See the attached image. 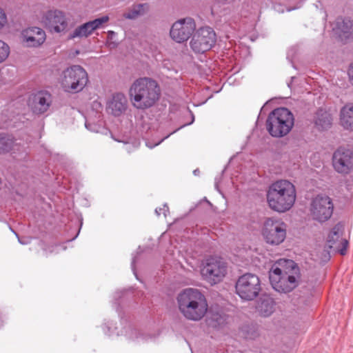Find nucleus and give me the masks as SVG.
Wrapping results in <instances>:
<instances>
[{
	"instance_id": "f257e3e1",
	"label": "nucleus",
	"mask_w": 353,
	"mask_h": 353,
	"mask_svg": "<svg viewBox=\"0 0 353 353\" xmlns=\"http://www.w3.org/2000/svg\"><path fill=\"white\" fill-rule=\"evenodd\" d=\"M301 274L297 264L292 260L281 259L277 261L269 272L272 288L281 293L292 291L299 284Z\"/></svg>"
},
{
	"instance_id": "f03ea898",
	"label": "nucleus",
	"mask_w": 353,
	"mask_h": 353,
	"mask_svg": "<svg viewBox=\"0 0 353 353\" xmlns=\"http://www.w3.org/2000/svg\"><path fill=\"white\" fill-rule=\"evenodd\" d=\"M161 89L158 83L149 77L135 80L129 89L132 104L139 110L152 107L159 99Z\"/></svg>"
},
{
	"instance_id": "7ed1b4c3",
	"label": "nucleus",
	"mask_w": 353,
	"mask_h": 353,
	"mask_svg": "<svg viewBox=\"0 0 353 353\" xmlns=\"http://www.w3.org/2000/svg\"><path fill=\"white\" fill-rule=\"evenodd\" d=\"M177 302L181 314L191 321L201 320L208 309L205 296L197 289L183 290L178 295Z\"/></svg>"
},
{
	"instance_id": "20e7f679",
	"label": "nucleus",
	"mask_w": 353,
	"mask_h": 353,
	"mask_svg": "<svg viewBox=\"0 0 353 353\" xmlns=\"http://www.w3.org/2000/svg\"><path fill=\"white\" fill-rule=\"evenodd\" d=\"M295 201V187L287 180H279L273 183L267 192V201L270 208L278 212L290 210Z\"/></svg>"
},
{
	"instance_id": "39448f33",
	"label": "nucleus",
	"mask_w": 353,
	"mask_h": 353,
	"mask_svg": "<svg viewBox=\"0 0 353 353\" xmlns=\"http://www.w3.org/2000/svg\"><path fill=\"white\" fill-rule=\"evenodd\" d=\"M294 118L286 108H279L272 111L266 121V128L270 134L276 138L287 135L294 126Z\"/></svg>"
},
{
	"instance_id": "423d86ee",
	"label": "nucleus",
	"mask_w": 353,
	"mask_h": 353,
	"mask_svg": "<svg viewBox=\"0 0 353 353\" xmlns=\"http://www.w3.org/2000/svg\"><path fill=\"white\" fill-rule=\"evenodd\" d=\"M88 81L86 71L80 65H72L63 71L61 83L65 92L77 93L84 88Z\"/></svg>"
},
{
	"instance_id": "0eeeda50",
	"label": "nucleus",
	"mask_w": 353,
	"mask_h": 353,
	"mask_svg": "<svg viewBox=\"0 0 353 353\" xmlns=\"http://www.w3.org/2000/svg\"><path fill=\"white\" fill-rule=\"evenodd\" d=\"M260 291V280L254 274H244L238 279L236 283V294L242 299L253 300L259 295Z\"/></svg>"
},
{
	"instance_id": "6e6552de",
	"label": "nucleus",
	"mask_w": 353,
	"mask_h": 353,
	"mask_svg": "<svg viewBox=\"0 0 353 353\" xmlns=\"http://www.w3.org/2000/svg\"><path fill=\"white\" fill-rule=\"evenodd\" d=\"M201 273L207 282L212 285H215L225 277L227 273V265L221 259L211 257L206 260Z\"/></svg>"
},
{
	"instance_id": "1a4fd4ad",
	"label": "nucleus",
	"mask_w": 353,
	"mask_h": 353,
	"mask_svg": "<svg viewBox=\"0 0 353 353\" xmlns=\"http://www.w3.org/2000/svg\"><path fill=\"white\" fill-rule=\"evenodd\" d=\"M334 210L332 199L327 196L317 195L310 203V212L312 219L323 223L330 219Z\"/></svg>"
},
{
	"instance_id": "9d476101",
	"label": "nucleus",
	"mask_w": 353,
	"mask_h": 353,
	"mask_svg": "<svg viewBox=\"0 0 353 353\" xmlns=\"http://www.w3.org/2000/svg\"><path fill=\"white\" fill-rule=\"evenodd\" d=\"M216 34L210 27L199 28L193 35L190 47L196 53H203L210 50L216 43Z\"/></svg>"
},
{
	"instance_id": "9b49d317",
	"label": "nucleus",
	"mask_w": 353,
	"mask_h": 353,
	"mask_svg": "<svg viewBox=\"0 0 353 353\" xmlns=\"http://www.w3.org/2000/svg\"><path fill=\"white\" fill-rule=\"evenodd\" d=\"M263 236L267 243L279 245L286 237V225L281 221L268 219L264 223Z\"/></svg>"
},
{
	"instance_id": "f8f14e48",
	"label": "nucleus",
	"mask_w": 353,
	"mask_h": 353,
	"mask_svg": "<svg viewBox=\"0 0 353 353\" xmlns=\"http://www.w3.org/2000/svg\"><path fill=\"white\" fill-rule=\"evenodd\" d=\"M41 22L50 32H64L68 27V19L65 13L59 10H51L45 12Z\"/></svg>"
},
{
	"instance_id": "ddd939ff",
	"label": "nucleus",
	"mask_w": 353,
	"mask_h": 353,
	"mask_svg": "<svg viewBox=\"0 0 353 353\" xmlns=\"http://www.w3.org/2000/svg\"><path fill=\"white\" fill-rule=\"evenodd\" d=\"M102 329L104 333L107 335H112L114 334L125 336L127 339L134 342H142L148 339V336L144 334L141 331L134 328L129 322H125V325L121 329L119 330L117 327H113L111 322L105 323Z\"/></svg>"
},
{
	"instance_id": "4468645a",
	"label": "nucleus",
	"mask_w": 353,
	"mask_h": 353,
	"mask_svg": "<svg viewBox=\"0 0 353 353\" xmlns=\"http://www.w3.org/2000/svg\"><path fill=\"white\" fill-rule=\"evenodd\" d=\"M196 25L193 19L187 17L176 21L170 32L171 38L177 43L187 41L195 30Z\"/></svg>"
},
{
	"instance_id": "2eb2a0df",
	"label": "nucleus",
	"mask_w": 353,
	"mask_h": 353,
	"mask_svg": "<svg viewBox=\"0 0 353 353\" xmlns=\"http://www.w3.org/2000/svg\"><path fill=\"white\" fill-rule=\"evenodd\" d=\"M332 164L341 174H348L353 168V152L351 149L340 147L334 153Z\"/></svg>"
},
{
	"instance_id": "dca6fc26",
	"label": "nucleus",
	"mask_w": 353,
	"mask_h": 353,
	"mask_svg": "<svg viewBox=\"0 0 353 353\" xmlns=\"http://www.w3.org/2000/svg\"><path fill=\"white\" fill-rule=\"evenodd\" d=\"M52 103V94L45 90L32 93L29 98L28 104L32 112L37 115L46 113Z\"/></svg>"
},
{
	"instance_id": "f3484780",
	"label": "nucleus",
	"mask_w": 353,
	"mask_h": 353,
	"mask_svg": "<svg viewBox=\"0 0 353 353\" xmlns=\"http://www.w3.org/2000/svg\"><path fill=\"white\" fill-rule=\"evenodd\" d=\"M343 225L341 223L336 224L330 231L327 236V246L333 251L339 252L341 255L346 253L348 242L342 237Z\"/></svg>"
},
{
	"instance_id": "a211bd4d",
	"label": "nucleus",
	"mask_w": 353,
	"mask_h": 353,
	"mask_svg": "<svg viewBox=\"0 0 353 353\" xmlns=\"http://www.w3.org/2000/svg\"><path fill=\"white\" fill-rule=\"evenodd\" d=\"M22 38L26 46L37 48L45 42L46 34L40 28L30 27L23 31Z\"/></svg>"
},
{
	"instance_id": "6ab92c4d",
	"label": "nucleus",
	"mask_w": 353,
	"mask_h": 353,
	"mask_svg": "<svg viewBox=\"0 0 353 353\" xmlns=\"http://www.w3.org/2000/svg\"><path fill=\"white\" fill-rule=\"evenodd\" d=\"M126 108L127 99L122 93L119 92L113 94L112 98L108 103V111L115 117L120 116Z\"/></svg>"
},
{
	"instance_id": "aec40b11",
	"label": "nucleus",
	"mask_w": 353,
	"mask_h": 353,
	"mask_svg": "<svg viewBox=\"0 0 353 353\" xmlns=\"http://www.w3.org/2000/svg\"><path fill=\"white\" fill-rule=\"evenodd\" d=\"M336 31L341 39H353V21L348 18L339 19Z\"/></svg>"
},
{
	"instance_id": "412c9836",
	"label": "nucleus",
	"mask_w": 353,
	"mask_h": 353,
	"mask_svg": "<svg viewBox=\"0 0 353 353\" xmlns=\"http://www.w3.org/2000/svg\"><path fill=\"white\" fill-rule=\"evenodd\" d=\"M340 121L344 128L353 129V104L348 103L342 108Z\"/></svg>"
},
{
	"instance_id": "4be33fe9",
	"label": "nucleus",
	"mask_w": 353,
	"mask_h": 353,
	"mask_svg": "<svg viewBox=\"0 0 353 353\" xmlns=\"http://www.w3.org/2000/svg\"><path fill=\"white\" fill-rule=\"evenodd\" d=\"M314 123L319 130H327L332 125V117L327 112L320 109L316 113Z\"/></svg>"
},
{
	"instance_id": "5701e85b",
	"label": "nucleus",
	"mask_w": 353,
	"mask_h": 353,
	"mask_svg": "<svg viewBox=\"0 0 353 353\" xmlns=\"http://www.w3.org/2000/svg\"><path fill=\"white\" fill-rule=\"evenodd\" d=\"M275 303L270 297H265L261 299L257 306V310L263 316H269L274 311Z\"/></svg>"
},
{
	"instance_id": "b1692460",
	"label": "nucleus",
	"mask_w": 353,
	"mask_h": 353,
	"mask_svg": "<svg viewBox=\"0 0 353 353\" xmlns=\"http://www.w3.org/2000/svg\"><path fill=\"white\" fill-rule=\"evenodd\" d=\"M149 10L148 3H139L134 5L128 12L123 14V17L128 19H135L140 16L144 15Z\"/></svg>"
},
{
	"instance_id": "393cba45",
	"label": "nucleus",
	"mask_w": 353,
	"mask_h": 353,
	"mask_svg": "<svg viewBox=\"0 0 353 353\" xmlns=\"http://www.w3.org/2000/svg\"><path fill=\"white\" fill-rule=\"evenodd\" d=\"M93 32L92 26L88 21L76 28L74 31L70 33L68 38L70 39H73L74 38H86Z\"/></svg>"
},
{
	"instance_id": "a878e982",
	"label": "nucleus",
	"mask_w": 353,
	"mask_h": 353,
	"mask_svg": "<svg viewBox=\"0 0 353 353\" xmlns=\"http://www.w3.org/2000/svg\"><path fill=\"white\" fill-rule=\"evenodd\" d=\"M19 143L14 144L12 139L6 134H0V153H4L13 150V153H15V150H18Z\"/></svg>"
},
{
	"instance_id": "bb28decb",
	"label": "nucleus",
	"mask_w": 353,
	"mask_h": 353,
	"mask_svg": "<svg viewBox=\"0 0 353 353\" xmlns=\"http://www.w3.org/2000/svg\"><path fill=\"white\" fill-rule=\"evenodd\" d=\"M226 323V318L225 315L219 314H214L209 319V325L215 327L219 328Z\"/></svg>"
},
{
	"instance_id": "cd10ccee",
	"label": "nucleus",
	"mask_w": 353,
	"mask_h": 353,
	"mask_svg": "<svg viewBox=\"0 0 353 353\" xmlns=\"http://www.w3.org/2000/svg\"><path fill=\"white\" fill-rule=\"evenodd\" d=\"M109 21L108 16H103L100 18L95 19L92 21H90V23L92 26V28L94 30L99 29L103 26V25L107 23Z\"/></svg>"
},
{
	"instance_id": "c85d7f7f",
	"label": "nucleus",
	"mask_w": 353,
	"mask_h": 353,
	"mask_svg": "<svg viewBox=\"0 0 353 353\" xmlns=\"http://www.w3.org/2000/svg\"><path fill=\"white\" fill-rule=\"evenodd\" d=\"M10 47L4 41L0 40V63L3 62L9 56Z\"/></svg>"
},
{
	"instance_id": "c756f323",
	"label": "nucleus",
	"mask_w": 353,
	"mask_h": 353,
	"mask_svg": "<svg viewBox=\"0 0 353 353\" xmlns=\"http://www.w3.org/2000/svg\"><path fill=\"white\" fill-rule=\"evenodd\" d=\"M85 126L88 130L93 132L99 133L102 130V127L100 125L90 123L88 121H85Z\"/></svg>"
},
{
	"instance_id": "7c9ffc66",
	"label": "nucleus",
	"mask_w": 353,
	"mask_h": 353,
	"mask_svg": "<svg viewBox=\"0 0 353 353\" xmlns=\"http://www.w3.org/2000/svg\"><path fill=\"white\" fill-rule=\"evenodd\" d=\"M8 23L7 16L3 8L0 7V30L3 28Z\"/></svg>"
},
{
	"instance_id": "2f4dec72",
	"label": "nucleus",
	"mask_w": 353,
	"mask_h": 353,
	"mask_svg": "<svg viewBox=\"0 0 353 353\" xmlns=\"http://www.w3.org/2000/svg\"><path fill=\"white\" fill-rule=\"evenodd\" d=\"M65 249V247L63 244H59V245H52L50 248H48V250H45L46 253L48 254V252L52 253H59L60 250H64Z\"/></svg>"
},
{
	"instance_id": "473e14b6",
	"label": "nucleus",
	"mask_w": 353,
	"mask_h": 353,
	"mask_svg": "<svg viewBox=\"0 0 353 353\" xmlns=\"http://www.w3.org/2000/svg\"><path fill=\"white\" fill-rule=\"evenodd\" d=\"M168 212H169V208H168V207L166 203H165L163 205V208H157L155 209V214L158 216H159L161 214V213H163V215L165 216H166Z\"/></svg>"
},
{
	"instance_id": "72a5a7b5",
	"label": "nucleus",
	"mask_w": 353,
	"mask_h": 353,
	"mask_svg": "<svg viewBox=\"0 0 353 353\" xmlns=\"http://www.w3.org/2000/svg\"><path fill=\"white\" fill-rule=\"evenodd\" d=\"M177 130H178V129H177V130H174L172 132L170 133L169 134H168L167 136H165V137H163V139H161L160 141H159L158 142L155 143H154V144H153V145H151L149 142H146V145H147L149 148L152 149V148H153L154 147H155V146H157V145H159V144H160L162 141H163L165 139H167L168 137H169L170 134H172L174 133V132H176Z\"/></svg>"
},
{
	"instance_id": "f704fd0d",
	"label": "nucleus",
	"mask_w": 353,
	"mask_h": 353,
	"mask_svg": "<svg viewBox=\"0 0 353 353\" xmlns=\"http://www.w3.org/2000/svg\"><path fill=\"white\" fill-rule=\"evenodd\" d=\"M347 74H348L350 83L353 85V62L349 66Z\"/></svg>"
},
{
	"instance_id": "c9c22d12",
	"label": "nucleus",
	"mask_w": 353,
	"mask_h": 353,
	"mask_svg": "<svg viewBox=\"0 0 353 353\" xmlns=\"http://www.w3.org/2000/svg\"><path fill=\"white\" fill-rule=\"evenodd\" d=\"M137 261V256H132V263H131V268H132V272L134 273V274L135 275L136 278L137 279L138 277H137V272H136V270H135V263Z\"/></svg>"
},
{
	"instance_id": "e433bc0d",
	"label": "nucleus",
	"mask_w": 353,
	"mask_h": 353,
	"mask_svg": "<svg viewBox=\"0 0 353 353\" xmlns=\"http://www.w3.org/2000/svg\"><path fill=\"white\" fill-rule=\"evenodd\" d=\"M256 336V333L253 331L251 333L248 332L247 334H244V337L248 339H253Z\"/></svg>"
},
{
	"instance_id": "4c0bfd02",
	"label": "nucleus",
	"mask_w": 353,
	"mask_h": 353,
	"mask_svg": "<svg viewBox=\"0 0 353 353\" xmlns=\"http://www.w3.org/2000/svg\"><path fill=\"white\" fill-rule=\"evenodd\" d=\"M274 9L279 12H284V10L282 8V6L281 5H275L274 6Z\"/></svg>"
},
{
	"instance_id": "58836bf2",
	"label": "nucleus",
	"mask_w": 353,
	"mask_h": 353,
	"mask_svg": "<svg viewBox=\"0 0 353 353\" xmlns=\"http://www.w3.org/2000/svg\"><path fill=\"white\" fill-rule=\"evenodd\" d=\"M27 152L25 148H23V152L20 154L19 157H17V156H14V158H18L19 159H23L26 157Z\"/></svg>"
},
{
	"instance_id": "ea45409f",
	"label": "nucleus",
	"mask_w": 353,
	"mask_h": 353,
	"mask_svg": "<svg viewBox=\"0 0 353 353\" xmlns=\"http://www.w3.org/2000/svg\"><path fill=\"white\" fill-rule=\"evenodd\" d=\"M18 239H19V243H21V244H26V243H28L27 241L21 240L19 237H18Z\"/></svg>"
},
{
	"instance_id": "a19ab883",
	"label": "nucleus",
	"mask_w": 353,
	"mask_h": 353,
	"mask_svg": "<svg viewBox=\"0 0 353 353\" xmlns=\"http://www.w3.org/2000/svg\"><path fill=\"white\" fill-rule=\"evenodd\" d=\"M190 113H191V115H192V121H191V122L189 124L192 123L194 122V117L193 114L192 113V112H190Z\"/></svg>"
},
{
	"instance_id": "79ce46f5",
	"label": "nucleus",
	"mask_w": 353,
	"mask_h": 353,
	"mask_svg": "<svg viewBox=\"0 0 353 353\" xmlns=\"http://www.w3.org/2000/svg\"><path fill=\"white\" fill-rule=\"evenodd\" d=\"M193 173H194V175H198L199 173V170L198 169L194 170Z\"/></svg>"
},
{
	"instance_id": "37998d69",
	"label": "nucleus",
	"mask_w": 353,
	"mask_h": 353,
	"mask_svg": "<svg viewBox=\"0 0 353 353\" xmlns=\"http://www.w3.org/2000/svg\"><path fill=\"white\" fill-rule=\"evenodd\" d=\"M3 325V320L0 317V327Z\"/></svg>"
},
{
	"instance_id": "c03bdc74",
	"label": "nucleus",
	"mask_w": 353,
	"mask_h": 353,
	"mask_svg": "<svg viewBox=\"0 0 353 353\" xmlns=\"http://www.w3.org/2000/svg\"><path fill=\"white\" fill-rule=\"evenodd\" d=\"M249 328V327H244L243 329H242V332H245L247 331V330Z\"/></svg>"
},
{
	"instance_id": "a18cd8bd",
	"label": "nucleus",
	"mask_w": 353,
	"mask_h": 353,
	"mask_svg": "<svg viewBox=\"0 0 353 353\" xmlns=\"http://www.w3.org/2000/svg\"><path fill=\"white\" fill-rule=\"evenodd\" d=\"M296 8H287V11L290 12V11H291V10H294V9H296Z\"/></svg>"
},
{
	"instance_id": "49530a36",
	"label": "nucleus",
	"mask_w": 353,
	"mask_h": 353,
	"mask_svg": "<svg viewBox=\"0 0 353 353\" xmlns=\"http://www.w3.org/2000/svg\"><path fill=\"white\" fill-rule=\"evenodd\" d=\"M108 34H109V35H110V34H114V32L113 31H109V32H108Z\"/></svg>"
},
{
	"instance_id": "de8ad7c7",
	"label": "nucleus",
	"mask_w": 353,
	"mask_h": 353,
	"mask_svg": "<svg viewBox=\"0 0 353 353\" xmlns=\"http://www.w3.org/2000/svg\"><path fill=\"white\" fill-rule=\"evenodd\" d=\"M117 298H121V296L118 295V293H117V294L115 295V299H117Z\"/></svg>"
},
{
	"instance_id": "09e8293b",
	"label": "nucleus",
	"mask_w": 353,
	"mask_h": 353,
	"mask_svg": "<svg viewBox=\"0 0 353 353\" xmlns=\"http://www.w3.org/2000/svg\"><path fill=\"white\" fill-rule=\"evenodd\" d=\"M9 126H10V124L7 123V124H6L3 127H4V128H8Z\"/></svg>"
},
{
	"instance_id": "8fccbe9b",
	"label": "nucleus",
	"mask_w": 353,
	"mask_h": 353,
	"mask_svg": "<svg viewBox=\"0 0 353 353\" xmlns=\"http://www.w3.org/2000/svg\"><path fill=\"white\" fill-rule=\"evenodd\" d=\"M79 231L78 232L77 234V235H75L74 238H73L72 240H73V239H74L76 237H77V235L79 234Z\"/></svg>"
},
{
	"instance_id": "3c124183",
	"label": "nucleus",
	"mask_w": 353,
	"mask_h": 353,
	"mask_svg": "<svg viewBox=\"0 0 353 353\" xmlns=\"http://www.w3.org/2000/svg\"><path fill=\"white\" fill-rule=\"evenodd\" d=\"M128 147H129V145H126V148H125V150H128Z\"/></svg>"
}]
</instances>
